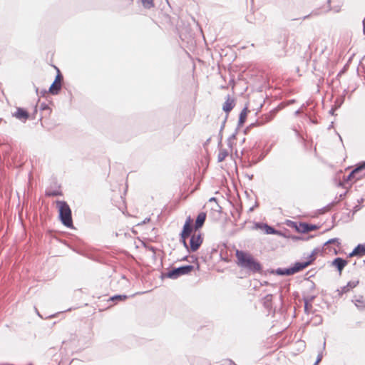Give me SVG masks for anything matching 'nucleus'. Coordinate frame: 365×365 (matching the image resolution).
I'll use <instances>...</instances> for the list:
<instances>
[{
	"instance_id": "nucleus-22",
	"label": "nucleus",
	"mask_w": 365,
	"mask_h": 365,
	"mask_svg": "<svg viewBox=\"0 0 365 365\" xmlns=\"http://www.w3.org/2000/svg\"><path fill=\"white\" fill-rule=\"evenodd\" d=\"M126 299H127V296L126 295H115L114 297H110V300H111V301H113V300H115V299L125 300Z\"/></svg>"
},
{
	"instance_id": "nucleus-8",
	"label": "nucleus",
	"mask_w": 365,
	"mask_h": 365,
	"mask_svg": "<svg viewBox=\"0 0 365 365\" xmlns=\"http://www.w3.org/2000/svg\"><path fill=\"white\" fill-rule=\"evenodd\" d=\"M13 116L23 122L26 121L30 117L29 112L22 108H17Z\"/></svg>"
},
{
	"instance_id": "nucleus-11",
	"label": "nucleus",
	"mask_w": 365,
	"mask_h": 365,
	"mask_svg": "<svg viewBox=\"0 0 365 365\" xmlns=\"http://www.w3.org/2000/svg\"><path fill=\"white\" fill-rule=\"evenodd\" d=\"M206 217H207V215L204 212H202L198 214L197 219L195 220V229L196 230L201 228L203 226V225L205 222Z\"/></svg>"
},
{
	"instance_id": "nucleus-2",
	"label": "nucleus",
	"mask_w": 365,
	"mask_h": 365,
	"mask_svg": "<svg viewBox=\"0 0 365 365\" xmlns=\"http://www.w3.org/2000/svg\"><path fill=\"white\" fill-rule=\"evenodd\" d=\"M55 203L62 224L69 228L73 227L71 210L68 204L63 200H56Z\"/></svg>"
},
{
	"instance_id": "nucleus-23",
	"label": "nucleus",
	"mask_w": 365,
	"mask_h": 365,
	"mask_svg": "<svg viewBox=\"0 0 365 365\" xmlns=\"http://www.w3.org/2000/svg\"><path fill=\"white\" fill-rule=\"evenodd\" d=\"M57 71H58V74L56 76L55 81L53 82H56V83H61V81L63 79V77H62L61 74L60 73V71H59V70L58 68H57Z\"/></svg>"
},
{
	"instance_id": "nucleus-5",
	"label": "nucleus",
	"mask_w": 365,
	"mask_h": 365,
	"mask_svg": "<svg viewBox=\"0 0 365 365\" xmlns=\"http://www.w3.org/2000/svg\"><path fill=\"white\" fill-rule=\"evenodd\" d=\"M193 222V220L191 218L190 216H188L186 218L185 225L183 226L182 232L180 234L181 240L182 242L185 245L186 244V240L190 237L191 235V232L192 231V225Z\"/></svg>"
},
{
	"instance_id": "nucleus-21",
	"label": "nucleus",
	"mask_w": 365,
	"mask_h": 365,
	"mask_svg": "<svg viewBox=\"0 0 365 365\" xmlns=\"http://www.w3.org/2000/svg\"><path fill=\"white\" fill-rule=\"evenodd\" d=\"M247 111L246 109H244L240 115L239 122L240 124H243L245 123L246 118H247Z\"/></svg>"
},
{
	"instance_id": "nucleus-15",
	"label": "nucleus",
	"mask_w": 365,
	"mask_h": 365,
	"mask_svg": "<svg viewBox=\"0 0 365 365\" xmlns=\"http://www.w3.org/2000/svg\"><path fill=\"white\" fill-rule=\"evenodd\" d=\"M61 88V83L53 82L49 88V92L53 95H56L59 93Z\"/></svg>"
},
{
	"instance_id": "nucleus-10",
	"label": "nucleus",
	"mask_w": 365,
	"mask_h": 365,
	"mask_svg": "<svg viewBox=\"0 0 365 365\" xmlns=\"http://www.w3.org/2000/svg\"><path fill=\"white\" fill-rule=\"evenodd\" d=\"M347 264H348V261H346L342 258H340V257L336 258L331 262L332 266L335 267L337 269L339 274H341L342 270L347 265Z\"/></svg>"
},
{
	"instance_id": "nucleus-18",
	"label": "nucleus",
	"mask_w": 365,
	"mask_h": 365,
	"mask_svg": "<svg viewBox=\"0 0 365 365\" xmlns=\"http://www.w3.org/2000/svg\"><path fill=\"white\" fill-rule=\"evenodd\" d=\"M358 281L349 282L346 287L343 288L344 292H349L351 289L356 287L358 284Z\"/></svg>"
},
{
	"instance_id": "nucleus-7",
	"label": "nucleus",
	"mask_w": 365,
	"mask_h": 365,
	"mask_svg": "<svg viewBox=\"0 0 365 365\" xmlns=\"http://www.w3.org/2000/svg\"><path fill=\"white\" fill-rule=\"evenodd\" d=\"M202 242V238L200 234H193L191 236L190 241V250L192 252H195L198 250L200 246L201 245Z\"/></svg>"
},
{
	"instance_id": "nucleus-25",
	"label": "nucleus",
	"mask_w": 365,
	"mask_h": 365,
	"mask_svg": "<svg viewBox=\"0 0 365 365\" xmlns=\"http://www.w3.org/2000/svg\"><path fill=\"white\" fill-rule=\"evenodd\" d=\"M363 25H364V32L365 34V18L363 20Z\"/></svg>"
},
{
	"instance_id": "nucleus-4",
	"label": "nucleus",
	"mask_w": 365,
	"mask_h": 365,
	"mask_svg": "<svg viewBox=\"0 0 365 365\" xmlns=\"http://www.w3.org/2000/svg\"><path fill=\"white\" fill-rule=\"evenodd\" d=\"M365 178V162L361 165L354 169L347 177L346 180L351 182H356V181L361 180Z\"/></svg>"
},
{
	"instance_id": "nucleus-19",
	"label": "nucleus",
	"mask_w": 365,
	"mask_h": 365,
	"mask_svg": "<svg viewBox=\"0 0 365 365\" xmlns=\"http://www.w3.org/2000/svg\"><path fill=\"white\" fill-rule=\"evenodd\" d=\"M63 195V193H62V191L61 190H47L46 192V195L48 196V197L59 196V195Z\"/></svg>"
},
{
	"instance_id": "nucleus-13",
	"label": "nucleus",
	"mask_w": 365,
	"mask_h": 365,
	"mask_svg": "<svg viewBox=\"0 0 365 365\" xmlns=\"http://www.w3.org/2000/svg\"><path fill=\"white\" fill-rule=\"evenodd\" d=\"M40 109L41 110L42 118L49 117L51 115L52 110L48 106V105L46 103H41L40 106Z\"/></svg>"
},
{
	"instance_id": "nucleus-6",
	"label": "nucleus",
	"mask_w": 365,
	"mask_h": 365,
	"mask_svg": "<svg viewBox=\"0 0 365 365\" xmlns=\"http://www.w3.org/2000/svg\"><path fill=\"white\" fill-rule=\"evenodd\" d=\"M312 264V260L304 262H296L293 267L291 268L287 269L284 274L287 275L293 274L296 272H298L301 270H303L306 267H307L309 264Z\"/></svg>"
},
{
	"instance_id": "nucleus-14",
	"label": "nucleus",
	"mask_w": 365,
	"mask_h": 365,
	"mask_svg": "<svg viewBox=\"0 0 365 365\" xmlns=\"http://www.w3.org/2000/svg\"><path fill=\"white\" fill-rule=\"evenodd\" d=\"M299 227L301 231L303 232H308L310 231L316 230L317 229V225L307 223H301Z\"/></svg>"
},
{
	"instance_id": "nucleus-9",
	"label": "nucleus",
	"mask_w": 365,
	"mask_h": 365,
	"mask_svg": "<svg viewBox=\"0 0 365 365\" xmlns=\"http://www.w3.org/2000/svg\"><path fill=\"white\" fill-rule=\"evenodd\" d=\"M235 106V99L230 96H227L225 102L222 105V110L227 113V115H228L229 113L233 109Z\"/></svg>"
},
{
	"instance_id": "nucleus-17",
	"label": "nucleus",
	"mask_w": 365,
	"mask_h": 365,
	"mask_svg": "<svg viewBox=\"0 0 365 365\" xmlns=\"http://www.w3.org/2000/svg\"><path fill=\"white\" fill-rule=\"evenodd\" d=\"M304 311L307 314H310L313 312L312 299H305L304 301Z\"/></svg>"
},
{
	"instance_id": "nucleus-20",
	"label": "nucleus",
	"mask_w": 365,
	"mask_h": 365,
	"mask_svg": "<svg viewBox=\"0 0 365 365\" xmlns=\"http://www.w3.org/2000/svg\"><path fill=\"white\" fill-rule=\"evenodd\" d=\"M143 6L146 9H150L154 6L153 0H141Z\"/></svg>"
},
{
	"instance_id": "nucleus-3",
	"label": "nucleus",
	"mask_w": 365,
	"mask_h": 365,
	"mask_svg": "<svg viewBox=\"0 0 365 365\" xmlns=\"http://www.w3.org/2000/svg\"><path fill=\"white\" fill-rule=\"evenodd\" d=\"M193 269L194 267L192 265L180 267L169 271L167 273V277L170 279H177L180 276L189 274Z\"/></svg>"
},
{
	"instance_id": "nucleus-16",
	"label": "nucleus",
	"mask_w": 365,
	"mask_h": 365,
	"mask_svg": "<svg viewBox=\"0 0 365 365\" xmlns=\"http://www.w3.org/2000/svg\"><path fill=\"white\" fill-rule=\"evenodd\" d=\"M259 227L262 229V230L264 232V233L268 234V235L275 234L277 232V231L273 227H272L266 224L262 225Z\"/></svg>"
},
{
	"instance_id": "nucleus-12",
	"label": "nucleus",
	"mask_w": 365,
	"mask_h": 365,
	"mask_svg": "<svg viewBox=\"0 0 365 365\" xmlns=\"http://www.w3.org/2000/svg\"><path fill=\"white\" fill-rule=\"evenodd\" d=\"M365 255V244L359 245L355 249L349 254V257L358 256L362 257Z\"/></svg>"
},
{
	"instance_id": "nucleus-1",
	"label": "nucleus",
	"mask_w": 365,
	"mask_h": 365,
	"mask_svg": "<svg viewBox=\"0 0 365 365\" xmlns=\"http://www.w3.org/2000/svg\"><path fill=\"white\" fill-rule=\"evenodd\" d=\"M235 263L241 269L251 273L262 272V266L260 262L249 252L236 250Z\"/></svg>"
},
{
	"instance_id": "nucleus-24",
	"label": "nucleus",
	"mask_w": 365,
	"mask_h": 365,
	"mask_svg": "<svg viewBox=\"0 0 365 365\" xmlns=\"http://www.w3.org/2000/svg\"><path fill=\"white\" fill-rule=\"evenodd\" d=\"M120 3L123 5L128 6L130 5L133 3V0H118Z\"/></svg>"
}]
</instances>
